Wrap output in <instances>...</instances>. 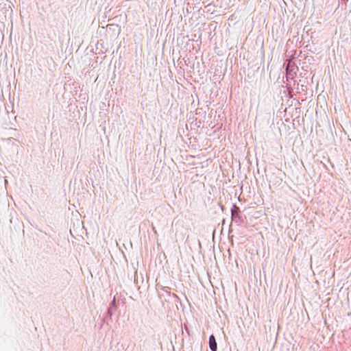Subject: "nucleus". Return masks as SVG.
I'll return each instance as SVG.
<instances>
[{
    "label": "nucleus",
    "mask_w": 351,
    "mask_h": 351,
    "mask_svg": "<svg viewBox=\"0 0 351 351\" xmlns=\"http://www.w3.org/2000/svg\"><path fill=\"white\" fill-rule=\"evenodd\" d=\"M209 348L211 351H217V343L214 335H210L209 337Z\"/></svg>",
    "instance_id": "nucleus-1"
},
{
    "label": "nucleus",
    "mask_w": 351,
    "mask_h": 351,
    "mask_svg": "<svg viewBox=\"0 0 351 351\" xmlns=\"http://www.w3.org/2000/svg\"><path fill=\"white\" fill-rule=\"evenodd\" d=\"M231 219H232V221H234V223H237V226H241L244 222L243 219H242L241 216L240 215V213H239V214L232 213Z\"/></svg>",
    "instance_id": "nucleus-2"
},
{
    "label": "nucleus",
    "mask_w": 351,
    "mask_h": 351,
    "mask_svg": "<svg viewBox=\"0 0 351 351\" xmlns=\"http://www.w3.org/2000/svg\"><path fill=\"white\" fill-rule=\"evenodd\" d=\"M231 214H239L241 213L240 208L237 206L236 204H233L232 207L230 210Z\"/></svg>",
    "instance_id": "nucleus-3"
},
{
    "label": "nucleus",
    "mask_w": 351,
    "mask_h": 351,
    "mask_svg": "<svg viewBox=\"0 0 351 351\" xmlns=\"http://www.w3.org/2000/svg\"><path fill=\"white\" fill-rule=\"evenodd\" d=\"M108 308L111 309L112 311H114L117 309V305H116L114 300L110 303V307Z\"/></svg>",
    "instance_id": "nucleus-4"
},
{
    "label": "nucleus",
    "mask_w": 351,
    "mask_h": 351,
    "mask_svg": "<svg viewBox=\"0 0 351 351\" xmlns=\"http://www.w3.org/2000/svg\"><path fill=\"white\" fill-rule=\"evenodd\" d=\"M112 312H113L112 310L108 308L107 316L109 317L110 319L111 318V317L112 315Z\"/></svg>",
    "instance_id": "nucleus-5"
},
{
    "label": "nucleus",
    "mask_w": 351,
    "mask_h": 351,
    "mask_svg": "<svg viewBox=\"0 0 351 351\" xmlns=\"http://www.w3.org/2000/svg\"><path fill=\"white\" fill-rule=\"evenodd\" d=\"M173 296L174 298H178V296H177L176 294H174V293L173 294Z\"/></svg>",
    "instance_id": "nucleus-6"
}]
</instances>
